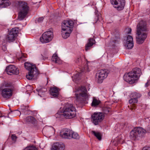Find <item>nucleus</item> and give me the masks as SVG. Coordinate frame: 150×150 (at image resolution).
<instances>
[{"instance_id": "1", "label": "nucleus", "mask_w": 150, "mask_h": 150, "mask_svg": "<svg viewBox=\"0 0 150 150\" xmlns=\"http://www.w3.org/2000/svg\"><path fill=\"white\" fill-rule=\"evenodd\" d=\"M76 115V110L74 105L71 103H67L64 107L62 112H58L55 116L60 120L64 117L71 119L75 117Z\"/></svg>"}, {"instance_id": "2", "label": "nucleus", "mask_w": 150, "mask_h": 150, "mask_svg": "<svg viewBox=\"0 0 150 150\" xmlns=\"http://www.w3.org/2000/svg\"><path fill=\"white\" fill-rule=\"evenodd\" d=\"M137 42L142 44L147 37L148 29L146 22L143 20L140 21L137 26Z\"/></svg>"}, {"instance_id": "3", "label": "nucleus", "mask_w": 150, "mask_h": 150, "mask_svg": "<svg viewBox=\"0 0 150 150\" xmlns=\"http://www.w3.org/2000/svg\"><path fill=\"white\" fill-rule=\"evenodd\" d=\"M75 95L76 100L81 103L88 100L90 96L86 88L84 86H81L76 88Z\"/></svg>"}, {"instance_id": "4", "label": "nucleus", "mask_w": 150, "mask_h": 150, "mask_svg": "<svg viewBox=\"0 0 150 150\" xmlns=\"http://www.w3.org/2000/svg\"><path fill=\"white\" fill-rule=\"evenodd\" d=\"M74 22L71 20L64 21L62 24V36L64 39L69 37L72 30Z\"/></svg>"}, {"instance_id": "5", "label": "nucleus", "mask_w": 150, "mask_h": 150, "mask_svg": "<svg viewBox=\"0 0 150 150\" xmlns=\"http://www.w3.org/2000/svg\"><path fill=\"white\" fill-rule=\"evenodd\" d=\"M25 69L28 71V74L26 75V78L29 80L35 79L39 74L37 68L35 65L28 62L24 64Z\"/></svg>"}, {"instance_id": "6", "label": "nucleus", "mask_w": 150, "mask_h": 150, "mask_svg": "<svg viewBox=\"0 0 150 150\" xmlns=\"http://www.w3.org/2000/svg\"><path fill=\"white\" fill-rule=\"evenodd\" d=\"M18 8L19 10L18 18L19 20L24 19L28 13L29 7L26 3L23 1L18 2Z\"/></svg>"}, {"instance_id": "7", "label": "nucleus", "mask_w": 150, "mask_h": 150, "mask_svg": "<svg viewBox=\"0 0 150 150\" xmlns=\"http://www.w3.org/2000/svg\"><path fill=\"white\" fill-rule=\"evenodd\" d=\"M11 86V84L6 82L1 84L0 90L1 92V95L3 98L8 99L12 96V91L10 88Z\"/></svg>"}, {"instance_id": "8", "label": "nucleus", "mask_w": 150, "mask_h": 150, "mask_svg": "<svg viewBox=\"0 0 150 150\" xmlns=\"http://www.w3.org/2000/svg\"><path fill=\"white\" fill-rule=\"evenodd\" d=\"M146 132L145 130L141 127H136L131 131L130 137L132 140H137L144 135Z\"/></svg>"}, {"instance_id": "9", "label": "nucleus", "mask_w": 150, "mask_h": 150, "mask_svg": "<svg viewBox=\"0 0 150 150\" xmlns=\"http://www.w3.org/2000/svg\"><path fill=\"white\" fill-rule=\"evenodd\" d=\"M83 58L80 56L77 57L75 60V63L79 66L81 65V72H78L75 74L74 76V78L76 79H78L80 76V74L83 72H88L90 70H89L88 64L86 63L83 67H82L81 65L83 63Z\"/></svg>"}, {"instance_id": "10", "label": "nucleus", "mask_w": 150, "mask_h": 150, "mask_svg": "<svg viewBox=\"0 0 150 150\" xmlns=\"http://www.w3.org/2000/svg\"><path fill=\"white\" fill-rule=\"evenodd\" d=\"M18 28H14L9 31L6 37V40L9 42H13L15 41L18 35Z\"/></svg>"}, {"instance_id": "11", "label": "nucleus", "mask_w": 150, "mask_h": 150, "mask_svg": "<svg viewBox=\"0 0 150 150\" xmlns=\"http://www.w3.org/2000/svg\"><path fill=\"white\" fill-rule=\"evenodd\" d=\"M91 117L93 122L96 125L102 121L104 118V115L102 113L95 112L92 115Z\"/></svg>"}, {"instance_id": "12", "label": "nucleus", "mask_w": 150, "mask_h": 150, "mask_svg": "<svg viewBox=\"0 0 150 150\" xmlns=\"http://www.w3.org/2000/svg\"><path fill=\"white\" fill-rule=\"evenodd\" d=\"M53 33L50 31H46L42 35L40 41L42 43H47L51 41L53 37Z\"/></svg>"}, {"instance_id": "13", "label": "nucleus", "mask_w": 150, "mask_h": 150, "mask_svg": "<svg viewBox=\"0 0 150 150\" xmlns=\"http://www.w3.org/2000/svg\"><path fill=\"white\" fill-rule=\"evenodd\" d=\"M111 3L115 5V7L118 10H122L125 5V0H110Z\"/></svg>"}, {"instance_id": "14", "label": "nucleus", "mask_w": 150, "mask_h": 150, "mask_svg": "<svg viewBox=\"0 0 150 150\" xmlns=\"http://www.w3.org/2000/svg\"><path fill=\"white\" fill-rule=\"evenodd\" d=\"M123 78L125 81L130 84L134 83L137 80L132 72L125 74Z\"/></svg>"}, {"instance_id": "15", "label": "nucleus", "mask_w": 150, "mask_h": 150, "mask_svg": "<svg viewBox=\"0 0 150 150\" xmlns=\"http://www.w3.org/2000/svg\"><path fill=\"white\" fill-rule=\"evenodd\" d=\"M108 71L106 69H102L97 74L98 76V82L102 83L103 80L107 77L108 74Z\"/></svg>"}, {"instance_id": "16", "label": "nucleus", "mask_w": 150, "mask_h": 150, "mask_svg": "<svg viewBox=\"0 0 150 150\" xmlns=\"http://www.w3.org/2000/svg\"><path fill=\"white\" fill-rule=\"evenodd\" d=\"M6 71L7 74L9 75L13 74L18 75L19 74V69L16 67L12 65H10L7 66L6 69Z\"/></svg>"}, {"instance_id": "17", "label": "nucleus", "mask_w": 150, "mask_h": 150, "mask_svg": "<svg viewBox=\"0 0 150 150\" xmlns=\"http://www.w3.org/2000/svg\"><path fill=\"white\" fill-rule=\"evenodd\" d=\"M125 46L128 49H131L133 46V38L130 35H128L126 40L125 42Z\"/></svg>"}, {"instance_id": "18", "label": "nucleus", "mask_w": 150, "mask_h": 150, "mask_svg": "<svg viewBox=\"0 0 150 150\" xmlns=\"http://www.w3.org/2000/svg\"><path fill=\"white\" fill-rule=\"evenodd\" d=\"M72 131L69 129H67L60 134V136L63 138L70 139L71 138V134L72 133Z\"/></svg>"}, {"instance_id": "19", "label": "nucleus", "mask_w": 150, "mask_h": 150, "mask_svg": "<svg viewBox=\"0 0 150 150\" xmlns=\"http://www.w3.org/2000/svg\"><path fill=\"white\" fill-rule=\"evenodd\" d=\"M65 147L64 144L56 142L53 144L51 150H64Z\"/></svg>"}, {"instance_id": "20", "label": "nucleus", "mask_w": 150, "mask_h": 150, "mask_svg": "<svg viewBox=\"0 0 150 150\" xmlns=\"http://www.w3.org/2000/svg\"><path fill=\"white\" fill-rule=\"evenodd\" d=\"M59 88L56 87H52L50 89V93L52 97L56 98L58 97L59 94Z\"/></svg>"}, {"instance_id": "21", "label": "nucleus", "mask_w": 150, "mask_h": 150, "mask_svg": "<svg viewBox=\"0 0 150 150\" xmlns=\"http://www.w3.org/2000/svg\"><path fill=\"white\" fill-rule=\"evenodd\" d=\"M42 132H46V134L48 135H51L53 134L55 132V130L53 127H45L43 129Z\"/></svg>"}, {"instance_id": "22", "label": "nucleus", "mask_w": 150, "mask_h": 150, "mask_svg": "<svg viewBox=\"0 0 150 150\" xmlns=\"http://www.w3.org/2000/svg\"><path fill=\"white\" fill-rule=\"evenodd\" d=\"M95 43V40L93 38H90L88 39V43L85 46V50L86 51L89 50Z\"/></svg>"}, {"instance_id": "23", "label": "nucleus", "mask_w": 150, "mask_h": 150, "mask_svg": "<svg viewBox=\"0 0 150 150\" xmlns=\"http://www.w3.org/2000/svg\"><path fill=\"white\" fill-rule=\"evenodd\" d=\"M133 71L132 73H133L134 76L136 79V80H137L141 75L142 73L141 70L139 68H135L133 69Z\"/></svg>"}, {"instance_id": "24", "label": "nucleus", "mask_w": 150, "mask_h": 150, "mask_svg": "<svg viewBox=\"0 0 150 150\" xmlns=\"http://www.w3.org/2000/svg\"><path fill=\"white\" fill-rule=\"evenodd\" d=\"M52 62L58 64H60L62 63V60L56 54H54L53 55L52 58Z\"/></svg>"}, {"instance_id": "25", "label": "nucleus", "mask_w": 150, "mask_h": 150, "mask_svg": "<svg viewBox=\"0 0 150 150\" xmlns=\"http://www.w3.org/2000/svg\"><path fill=\"white\" fill-rule=\"evenodd\" d=\"M138 102L137 99L136 98H132L129 101V102L131 104L130 106L132 107L131 109H134L135 107V104L137 103Z\"/></svg>"}, {"instance_id": "26", "label": "nucleus", "mask_w": 150, "mask_h": 150, "mask_svg": "<svg viewBox=\"0 0 150 150\" xmlns=\"http://www.w3.org/2000/svg\"><path fill=\"white\" fill-rule=\"evenodd\" d=\"M10 4L8 1L6 0H0V7L4 8L9 6Z\"/></svg>"}, {"instance_id": "27", "label": "nucleus", "mask_w": 150, "mask_h": 150, "mask_svg": "<svg viewBox=\"0 0 150 150\" xmlns=\"http://www.w3.org/2000/svg\"><path fill=\"white\" fill-rule=\"evenodd\" d=\"M100 101L98 99L96 98L95 97H93L91 105L94 107H96L100 104Z\"/></svg>"}, {"instance_id": "28", "label": "nucleus", "mask_w": 150, "mask_h": 150, "mask_svg": "<svg viewBox=\"0 0 150 150\" xmlns=\"http://www.w3.org/2000/svg\"><path fill=\"white\" fill-rule=\"evenodd\" d=\"M25 120L27 122L31 123L33 124L35 123L36 120L33 117L29 116L26 118Z\"/></svg>"}, {"instance_id": "29", "label": "nucleus", "mask_w": 150, "mask_h": 150, "mask_svg": "<svg viewBox=\"0 0 150 150\" xmlns=\"http://www.w3.org/2000/svg\"><path fill=\"white\" fill-rule=\"evenodd\" d=\"M37 91L38 92V94L41 97L45 95V92L47 91V89L45 88H42L40 89H37Z\"/></svg>"}, {"instance_id": "30", "label": "nucleus", "mask_w": 150, "mask_h": 150, "mask_svg": "<svg viewBox=\"0 0 150 150\" xmlns=\"http://www.w3.org/2000/svg\"><path fill=\"white\" fill-rule=\"evenodd\" d=\"M91 133L93 134L99 140H100L101 139V134L99 132H96L92 131Z\"/></svg>"}, {"instance_id": "31", "label": "nucleus", "mask_w": 150, "mask_h": 150, "mask_svg": "<svg viewBox=\"0 0 150 150\" xmlns=\"http://www.w3.org/2000/svg\"><path fill=\"white\" fill-rule=\"evenodd\" d=\"M102 110L104 114L107 115L108 113H110L111 109L108 107H104L103 108Z\"/></svg>"}, {"instance_id": "32", "label": "nucleus", "mask_w": 150, "mask_h": 150, "mask_svg": "<svg viewBox=\"0 0 150 150\" xmlns=\"http://www.w3.org/2000/svg\"><path fill=\"white\" fill-rule=\"evenodd\" d=\"M9 114H11L14 116H16L19 115H20L21 114V112L20 111L18 110H15L13 111H11V112H10Z\"/></svg>"}, {"instance_id": "33", "label": "nucleus", "mask_w": 150, "mask_h": 150, "mask_svg": "<svg viewBox=\"0 0 150 150\" xmlns=\"http://www.w3.org/2000/svg\"><path fill=\"white\" fill-rule=\"evenodd\" d=\"M72 133L71 134V138H73L74 139H79L80 138L78 134L76 132H74L72 131Z\"/></svg>"}, {"instance_id": "34", "label": "nucleus", "mask_w": 150, "mask_h": 150, "mask_svg": "<svg viewBox=\"0 0 150 150\" xmlns=\"http://www.w3.org/2000/svg\"><path fill=\"white\" fill-rule=\"evenodd\" d=\"M131 96L133 98H136V99H137L138 98H140L141 95L140 94L138 93L134 92L132 93Z\"/></svg>"}, {"instance_id": "35", "label": "nucleus", "mask_w": 150, "mask_h": 150, "mask_svg": "<svg viewBox=\"0 0 150 150\" xmlns=\"http://www.w3.org/2000/svg\"><path fill=\"white\" fill-rule=\"evenodd\" d=\"M21 110H24V111H27L28 110V106L24 105L21 106Z\"/></svg>"}, {"instance_id": "36", "label": "nucleus", "mask_w": 150, "mask_h": 150, "mask_svg": "<svg viewBox=\"0 0 150 150\" xmlns=\"http://www.w3.org/2000/svg\"><path fill=\"white\" fill-rule=\"evenodd\" d=\"M44 19V18L43 17L38 18L36 20V22L38 23H41L42 22Z\"/></svg>"}, {"instance_id": "37", "label": "nucleus", "mask_w": 150, "mask_h": 150, "mask_svg": "<svg viewBox=\"0 0 150 150\" xmlns=\"http://www.w3.org/2000/svg\"><path fill=\"white\" fill-rule=\"evenodd\" d=\"M17 57L18 58V59L19 60H21L22 59V60H24L23 58H25L26 57L25 56L21 54V56L20 57H18L17 56Z\"/></svg>"}, {"instance_id": "38", "label": "nucleus", "mask_w": 150, "mask_h": 150, "mask_svg": "<svg viewBox=\"0 0 150 150\" xmlns=\"http://www.w3.org/2000/svg\"><path fill=\"white\" fill-rule=\"evenodd\" d=\"M11 139L12 140L15 141L17 139V137L15 134H12L11 136Z\"/></svg>"}, {"instance_id": "39", "label": "nucleus", "mask_w": 150, "mask_h": 150, "mask_svg": "<svg viewBox=\"0 0 150 150\" xmlns=\"http://www.w3.org/2000/svg\"><path fill=\"white\" fill-rule=\"evenodd\" d=\"M116 140H117V144H115V145L116 146L118 144H120L122 143V142H121V139H120L119 140H118V139H116ZM122 142L123 141L122 140Z\"/></svg>"}, {"instance_id": "40", "label": "nucleus", "mask_w": 150, "mask_h": 150, "mask_svg": "<svg viewBox=\"0 0 150 150\" xmlns=\"http://www.w3.org/2000/svg\"><path fill=\"white\" fill-rule=\"evenodd\" d=\"M142 150H150V147H145L143 148Z\"/></svg>"}, {"instance_id": "41", "label": "nucleus", "mask_w": 150, "mask_h": 150, "mask_svg": "<svg viewBox=\"0 0 150 150\" xmlns=\"http://www.w3.org/2000/svg\"><path fill=\"white\" fill-rule=\"evenodd\" d=\"M149 84H150V79L148 80L147 82L145 84V86L146 87L148 86Z\"/></svg>"}, {"instance_id": "42", "label": "nucleus", "mask_w": 150, "mask_h": 150, "mask_svg": "<svg viewBox=\"0 0 150 150\" xmlns=\"http://www.w3.org/2000/svg\"><path fill=\"white\" fill-rule=\"evenodd\" d=\"M41 59H42L43 60H45L46 59V57H44L42 55H41Z\"/></svg>"}, {"instance_id": "43", "label": "nucleus", "mask_w": 150, "mask_h": 150, "mask_svg": "<svg viewBox=\"0 0 150 150\" xmlns=\"http://www.w3.org/2000/svg\"><path fill=\"white\" fill-rule=\"evenodd\" d=\"M147 130L148 132H150V126H149L147 129Z\"/></svg>"}, {"instance_id": "44", "label": "nucleus", "mask_w": 150, "mask_h": 150, "mask_svg": "<svg viewBox=\"0 0 150 150\" xmlns=\"http://www.w3.org/2000/svg\"><path fill=\"white\" fill-rule=\"evenodd\" d=\"M129 31L128 32V34H130L131 31V29L130 28L129 29Z\"/></svg>"}, {"instance_id": "45", "label": "nucleus", "mask_w": 150, "mask_h": 150, "mask_svg": "<svg viewBox=\"0 0 150 150\" xmlns=\"http://www.w3.org/2000/svg\"><path fill=\"white\" fill-rule=\"evenodd\" d=\"M96 21L95 22V23L98 20V16H96Z\"/></svg>"}, {"instance_id": "46", "label": "nucleus", "mask_w": 150, "mask_h": 150, "mask_svg": "<svg viewBox=\"0 0 150 150\" xmlns=\"http://www.w3.org/2000/svg\"><path fill=\"white\" fill-rule=\"evenodd\" d=\"M7 62H9V63H12V61H7Z\"/></svg>"}, {"instance_id": "47", "label": "nucleus", "mask_w": 150, "mask_h": 150, "mask_svg": "<svg viewBox=\"0 0 150 150\" xmlns=\"http://www.w3.org/2000/svg\"><path fill=\"white\" fill-rule=\"evenodd\" d=\"M149 96H150V92L149 93Z\"/></svg>"}, {"instance_id": "48", "label": "nucleus", "mask_w": 150, "mask_h": 150, "mask_svg": "<svg viewBox=\"0 0 150 150\" xmlns=\"http://www.w3.org/2000/svg\"><path fill=\"white\" fill-rule=\"evenodd\" d=\"M106 150H110V149H107Z\"/></svg>"}, {"instance_id": "49", "label": "nucleus", "mask_w": 150, "mask_h": 150, "mask_svg": "<svg viewBox=\"0 0 150 150\" xmlns=\"http://www.w3.org/2000/svg\"><path fill=\"white\" fill-rule=\"evenodd\" d=\"M118 38L119 39H120V37H118Z\"/></svg>"}]
</instances>
